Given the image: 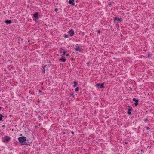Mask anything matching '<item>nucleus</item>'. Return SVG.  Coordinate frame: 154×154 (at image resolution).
Listing matches in <instances>:
<instances>
[{
	"mask_svg": "<svg viewBox=\"0 0 154 154\" xmlns=\"http://www.w3.org/2000/svg\"><path fill=\"white\" fill-rule=\"evenodd\" d=\"M150 54L149 53L148 54V57H149L150 56Z\"/></svg>",
	"mask_w": 154,
	"mask_h": 154,
	"instance_id": "4be33fe9",
	"label": "nucleus"
},
{
	"mask_svg": "<svg viewBox=\"0 0 154 154\" xmlns=\"http://www.w3.org/2000/svg\"><path fill=\"white\" fill-rule=\"evenodd\" d=\"M70 36H72L74 35V31L73 29H70L68 32Z\"/></svg>",
	"mask_w": 154,
	"mask_h": 154,
	"instance_id": "20e7f679",
	"label": "nucleus"
},
{
	"mask_svg": "<svg viewBox=\"0 0 154 154\" xmlns=\"http://www.w3.org/2000/svg\"><path fill=\"white\" fill-rule=\"evenodd\" d=\"M74 48L75 50L77 51H79V52H81L82 51V48H80L79 45L78 44L75 45Z\"/></svg>",
	"mask_w": 154,
	"mask_h": 154,
	"instance_id": "f03ea898",
	"label": "nucleus"
},
{
	"mask_svg": "<svg viewBox=\"0 0 154 154\" xmlns=\"http://www.w3.org/2000/svg\"><path fill=\"white\" fill-rule=\"evenodd\" d=\"M144 121L147 122L148 121V119L146 118L144 119Z\"/></svg>",
	"mask_w": 154,
	"mask_h": 154,
	"instance_id": "6ab92c4d",
	"label": "nucleus"
},
{
	"mask_svg": "<svg viewBox=\"0 0 154 154\" xmlns=\"http://www.w3.org/2000/svg\"><path fill=\"white\" fill-rule=\"evenodd\" d=\"M69 55L68 54H66V56H68Z\"/></svg>",
	"mask_w": 154,
	"mask_h": 154,
	"instance_id": "c756f323",
	"label": "nucleus"
},
{
	"mask_svg": "<svg viewBox=\"0 0 154 154\" xmlns=\"http://www.w3.org/2000/svg\"><path fill=\"white\" fill-rule=\"evenodd\" d=\"M46 66V65L44 66H42L43 69H44V67L45 68V67Z\"/></svg>",
	"mask_w": 154,
	"mask_h": 154,
	"instance_id": "b1692460",
	"label": "nucleus"
},
{
	"mask_svg": "<svg viewBox=\"0 0 154 154\" xmlns=\"http://www.w3.org/2000/svg\"><path fill=\"white\" fill-rule=\"evenodd\" d=\"M68 3L69 4H72V5H75L74 0H69L68 1Z\"/></svg>",
	"mask_w": 154,
	"mask_h": 154,
	"instance_id": "9d476101",
	"label": "nucleus"
},
{
	"mask_svg": "<svg viewBox=\"0 0 154 154\" xmlns=\"http://www.w3.org/2000/svg\"><path fill=\"white\" fill-rule=\"evenodd\" d=\"M79 89V88L77 87L75 88V91H78Z\"/></svg>",
	"mask_w": 154,
	"mask_h": 154,
	"instance_id": "dca6fc26",
	"label": "nucleus"
},
{
	"mask_svg": "<svg viewBox=\"0 0 154 154\" xmlns=\"http://www.w3.org/2000/svg\"><path fill=\"white\" fill-rule=\"evenodd\" d=\"M59 61L61 62H65L66 61V59L63 57L60 59Z\"/></svg>",
	"mask_w": 154,
	"mask_h": 154,
	"instance_id": "9b49d317",
	"label": "nucleus"
},
{
	"mask_svg": "<svg viewBox=\"0 0 154 154\" xmlns=\"http://www.w3.org/2000/svg\"><path fill=\"white\" fill-rule=\"evenodd\" d=\"M4 116L1 114H0V121H2V118Z\"/></svg>",
	"mask_w": 154,
	"mask_h": 154,
	"instance_id": "4468645a",
	"label": "nucleus"
},
{
	"mask_svg": "<svg viewBox=\"0 0 154 154\" xmlns=\"http://www.w3.org/2000/svg\"><path fill=\"white\" fill-rule=\"evenodd\" d=\"M78 84V83L76 82H74V85H73V86L74 87H76Z\"/></svg>",
	"mask_w": 154,
	"mask_h": 154,
	"instance_id": "ddd939ff",
	"label": "nucleus"
},
{
	"mask_svg": "<svg viewBox=\"0 0 154 154\" xmlns=\"http://www.w3.org/2000/svg\"><path fill=\"white\" fill-rule=\"evenodd\" d=\"M38 14V12H36L34 14V17L37 20H38L39 19Z\"/></svg>",
	"mask_w": 154,
	"mask_h": 154,
	"instance_id": "423d86ee",
	"label": "nucleus"
},
{
	"mask_svg": "<svg viewBox=\"0 0 154 154\" xmlns=\"http://www.w3.org/2000/svg\"><path fill=\"white\" fill-rule=\"evenodd\" d=\"M103 85H104L103 83H102L101 84L98 83V84H97L95 85V86L97 87V88H104Z\"/></svg>",
	"mask_w": 154,
	"mask_h": 154,
	"instance_id": "7ed1b4c3",
	"label": "nucleus"
},
{
	"mask_svg": "<svg viewBox=\"0 0 154 154\" xmlns=\"http://www.w3.org/2000/svg\"><path fill=\"white\" fill-rule=\"evenodd\" d=\"M41 92H42V91L41 90H39V92L41 93Z\"/></svg>",
	"mask_w": 154,
	"mask_h": 154,
	"instance_id": "bb28decb",
	"label": "nucleus"
},
{
	"mask_svg": "<svg viewBox=\"0 0 154 154\" xmlns=\"http://www.w3.org/2000/svg\"><path fill=\"white\" fill-rule=\"evenodd\" d=\"M65 54H66V52H65V51H63V55H65Z\"/></svg>",
	"mask_w": 154,
	"mask_h": 154,
	"instance_id": "f3484780",
	"label": "nucleus"
},
{
	"mask_svg": "<svg viewBox=\"0 0 154 154\" xmlns=\"http://www.w3.org/2000/svg\"><path fill=\"white\" fill-rule=\"evenodd\" d=\"M127 143H127V142H126L125 143V144H127Z\"/></svg>",
	"mask_w": 154,
	"mask_h": 154,
	"instance_id": "c85d7f7f",
	"label": "nucleus"
},
{
	"mask_svg": "<svg viewBox=\"0 0 154 154\" xmlns=\"http://www.w3.org/2000/svg\"><path fill=\"white\" fill-rule=\"evenodd\" d=\"M71 133L72 134H73L74 133V132L73 131H71Z\"/></svg>",
	"mask_w": 154,
	"mask_h": 154,
	"instance_id": "cd10ccee",
	"label": "nucleus"
},
{
	"mask_svg": "<svg viewBox=\"0 0 154 154\" xmlns=\"http://www.w3.org/2000/svg\"><path fill=\"white\" fill-rule=\"evenodd\" d=\"M64 37L65 38H68L69 35H67L66 34H64Z\"/></svg>",
	"mask_w": 154,
	"mask_h": 154,
	"instance_id": "2eb2a0df",
	"label": "nucleus"
},
{
	"mask_svg": "<svg viewBox=\"0 0 154 154\" xmlns=\"http://www.w3.org/2000/svg\"><path fill=\"white\" fill-rule=\"evenodd\" d=\"M150 129V128L149 127H146V129L147 130H149Z\"/></svg>",
	"mask_w": 154,
	"mask_h": 154,
	"instance_id": "aec40b11",
	"label": "nucleus"
},
{
	"mask_svg": "<svg viewBox=\"0 0 154 154\" xmlns=\"http://www.w3.org/2000/svg\"><path fill=\"white\" fill-rule=\"evenodd\" d=\"M122 20V18H119L118 17H115L114 19V22H116V21H117L118 22L120 23L121 22Z\"/></svg>",
	"mask_w": 154,
	"mask_h": 154,
	"instance_id": "39448f33",
	"label": "nucleus"
},
{
	"mask_svg": "<svg viewBox=\"0 0 154 154\" xmlns=\"http://www.w3.org/2000/svg\"><path fill=\"white\" fill-rule=\"evenodd\" d=\"M26 140V138L25 137H20L18 138V141L20 143L22 144L23 142Z\"/></svg>",
	"mask_w": 154,
	"mask_h": 154,
	"instance_id": "f257e3e1",
	"label": "nucleus"
},
{
	"mask_svg": "<svg viewBox=\"0 0 154 154\" xmlns=\"http://www.w3.org/2000/svg\"><path fill=\"white\" fill-rule=\"evenodd\" d=\"M128 107H130L128 109V111L127 112V113L129 115H130L131 114V111L133 109L132 107H130V106H129Z\"/></svg>",
	"mask_w": 154,
	"mask_h": 154,
	"instance_id": "6e6552de",
	"label": "nucleus"
},
{
	"mask_svg": "<svg viewBox=\"0 0 154 154\" xmlns=\"http://www.w3.org/2000/svg\"><path fill=\"white\" fill-rule=\"evenodd\" d=\"M90 63H90V62H88V63H87V64H88V65H89V64H90Z\"/></svg>",
	"mask_w": 154,
	"mask_h": 154,
	"instance_id": "5701e85b",
	"label": "nucleus"
},
{
	"mask_svg": "<svg viewBox=\"0 0 154 154\" xmlns=\"http://www.w3.org/2000/svg\"><path fill=\"white\" fill-rule=\"evenodd\" d=\"M133 101H135V103H134V105L135 106H137L138 105V102L139 101L138 99H136L135 98H134L133 99Z\"/></svg>",
	"mask_w": 154,
	"mask_h": 154,
	"instance_id": "0eeeda50",
	"label": "nucleus"
},
{
	"mask_svg": "<svg viewBox=\"0 0 154 154\" xmlns=\"http://www.w3.org/2000/svg\"><path fill=\"white\" fill-rule=\"evenodd\" d=\"M12 23L11 21V20H6L5 21V23L7 24H10Z\"/></svg>",
	"mask_w": 154,
	"mask_h": 154,
	"instance_id": "f8f14e48",
	"label": "nucleus"
},
{
	"mask_svg": "<svg viewBox=\"0 0 154 154\" xmlns=\"http://www.w3.org/2000/svg\"><path fill=\"white\" fill-rule=\"evenodd\" d=\"M4 139L5 141L8 142L10 139V138L9 136H5L4 137Z\"/></svg>",
	"mask_w": 154,
	"mask_h": 154,
	"instance_id": "1a4fd4ad",
	"label": "nucleus"
},
{
	"mask_svg": "<svg viewBox=\"0 0 154 154\" xmlns=\"http://www.w3.org/2000/svg\"><path fill=\"white\" fill-rule=\"evenodd\" d=\"M45 69L44 68V69L42 70V72L43 73H44L45 72Z\"/></svg>",
	"mask_w": 154,
	"mask_h": 154,
	"instance_id": "a211bd4d",
	"label": "nucleus"
},
{
	"mask_svg": "<svg viewBox=\"0 0 154 154\" xmlns=\"http://www.w3.org/2000/svg\"><path fill=\"white\" fill-rule=\"evenodd\" d=\"M74 95V94L73 93H72L71 94V96H73Z\"/></svg>",
	"mask_w": 154,
	"mask_h": 154,
	"instance_id": "393cba45",
	"label": "nucleus"
},
{
	"mask_svg": "<svg viewBox=\"0 0 154 154\" xmlns=\"http://www.w3.org/2000/svg\"><path fill=\"white\" fill-rule=\"evenodd\" d=\"M97 32L99 33H100V30H98L97 31Z\"/></svg>",
	"mask_w": 154,
	"mask_h": 154,
	"instance_id": "a878e982",
	"label": "nucleus"
},
{
	"mask_svg": "<svg viewBox=\"0 0 154 154\" xmlns=\"http://www.w3.org/2000/svg\"><path fill=\"white\" fill-rule=\"evenodd\" d=\"M57 10H58V9H57V8H56L55 10H54V11H57Z\"/></svg>",
	"mask_w": 154,
	"mask_h": 154,
	"instance_id": "412c9836",
	"label": "nucleus"
}]
</instances>
